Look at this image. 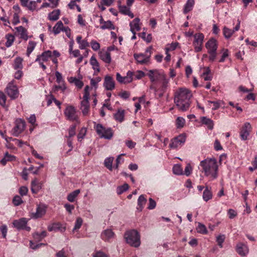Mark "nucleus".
Returning a JSON list of instances; mask_svg holds the SVG:
<instances>
[{"label": "nucleus", "instance_id": "obj_1", "mask_svg": "<svg viewBox=\"0 0 257 257\" xmlns=\"http://www.w3.org/2000/svg\"><path fill=\"white\" fill-rule=\"evenodd\" d=\"M192 97L191 91L186 88H180L174 94V103L179 110L185 111L189 109Z\"/></svg>", "mask_w": 257, "mask_h": 257}, {"label": "nucleus", "instance_id": "obj_2", "mask_svg": "<svg viewBox=\"0 0 257 257\" xmlns=\"http://www.w3.org/2000/svg\"><path fill=\"white\" fill-rule=\"evenodd\" d=\"M200 166L205 176L210 180L216 179L218 176V166L215 158H207L200 162Z\"/></svg>", "mask_w": 257, "mask_h": 257}, {"label": "nucleus", "instance_id": "obj_3", "mask_svg": "<svg viewBox=\"0 0 257 257\" xmlns=\"http://www.w3.org/2000/svg\"><path fill=\"white\" fill-rule=\"evenodd\" d=\"M124 238L126 242L132 246L137 247L140 245V235L136 230L132 229L126 231Z\"/></svg>", "mask_w": 257, "mask_h": 257}, {"label": "nucleus", "instance_id": "obj_4", "mask_svg": "<svg viewBox=\"0 0 257 257\" xmlns=\"http://www.w3.org/2000/svg\"><path fill=\"white\" fill-rule=\"evenodd\" d=\"M152 47H149L146 49L145 53H135L134 57L137 63L140 64H146L150 62L151 56Z\"/></svg>", "mask_w": 257, "mask_h": 257}, {"label": "nucleus", "instance_id": "obj_5", "mask_svg": "<svg viewBox=\"0 0 257 257\" xmlns=\"http://www.w3.org/2000/svg\"><path fill=\"white\" fill-rule=\"evenodd\" d=\"M95 130L97 134L101 138L109 140L113 136V133L110 128H106L101 124H97L96 125Z\"/></svg>", "mask_w": 257, "mask_h": 257}, {"label": "nucleus", "instance_id": "obj_6", "mask_svg": "<svg viewBox=\"0 0 257 257\" xmlns=\"http://www.w3.org/2000/svg\"><path fill=\"white\" fill-rule=\"evenodd\" d=\"M64 113L68 120L70 121H76L79 122L76 109L72 105L67 106L65 108Z\"/></svg>", "mask_w": 257, "mask_h": 257}, {"label": "nucleus", "instance_id": "obj_7", "mask_svg": "<svg viewBox=\"0 0 257 257\" xmlns=\"http://www.w3.org/2000/svg\"><path fill=\"white\" fill-rule=\"evenodd\" d=\"M26 127L25 121L22 119H17L15 121V125L12 130V134L18 137L25 130Z\"/></svg>", "mask_w": 257, "mask_h": 257}, {"label": "nucleus", "instance_id": "obj_8", "mask_svg": "<svg viewBox=\"0 0 257 257\" xmlns=\"http://www.w3.org/2000/svg\"><path fill=\"white\" fill-rule=\"evenodd\" d=\"M194 40L193 45L194 47L195 51L200 52L202 49V44L204 40V35L202 33H197L194 35Z\"/></svg>", "mask_w": 257, "mask_h": 257}, {"label": "nucleus", "instance_id": "obj_9", "mask_svg": "<svg viewBox=\"0 0 257 257\" xmlns=\"http://www.w3.org/2000/svg\"><path fill=\"white\" fill-rule=\"evenodd\" d=\"M6 92L12 99L17 98L19 96L17 86L14 84L13 81L8 84L6 88Z\"/></svg>", "mask_w": 257, "mask_h": 257}, {"label": "nucleus", "instance_id": "obj_10", "mask_svg": "<svg viewBox=\"0 0 257 257\" xmlns=\"http://www.w3.org/2000/svg\"><path fill=\"white\" fill-rule=\"evenodd\" d=\"M185 141V135L183 134L180 135L171 140V142L169 145V147L172 149H176L179 146L183 144Z\"/></svg>", "mask_w": 257, "mask_h": 257}, {"label": "nucleus", "instance_id": "obj_11", "mask_svg": "<svg viewBox=\"0 0 257 257\" xmlns=\"http://www.w3.org/2000/svg\"><path fill=\"white\" fill-rule=\"evenodd\" d=\"M251 131V126L250 123L246 122L244 123L240 132V137L242 140H246Z\"/></svg>", "mask_w": 257, "mask_h": 257}, {"label": "nucleus", "instance_id": "obj_12", "mask_svg": "<svg viewBox=\"0 0 257 257\" xmlns=\"http://www.w3.org/2000/svg\"><path fill=\"white\" fill-rule=\"evenodd\" d=\"M47 206L44 204H39L37 205L36 212L32 213L31 217L34 219H37L43 216L46 212Z\"/></svg>", "mask_w": 257, "mask_h": 257}, {"label": "nucleus", "instance_id": "obj_13", "mask_svg": "<svg viewBox=\"0 0 257 257\" xmlns=\"http://www.w3.org/2000/svg\"><path fill=\"white\" fill-rule=\"evenodd\" d=\"M133 73L131 71H128L126 76L122 77L119 73L116 74V79L117 81L120 83H128L133 80Z\"/></svg>", "mask_w": 257, "mask_h": 257}, {"label": "nucleus", "instance_id": "obj_14", "mask_svg": "<svg viewBox=\"0 0 257 257\" xmlns=\"http://www.w3.org/2000/svg\"><path fill=\"white\" fill-rule=\"evenodd\" d=\"M103 85L106 90H112L115 88V81L111 76L106 75L104 79Z\"/></svg>", "mask_w": 257, "mask_h": 257}, {"label": "nucleus", "instance_id": "obj_15", "mask_svg": "<svg viewBox=\"0 0 257 257\" xmlns=\"http://www.w3.org/2000/svg\"><path fill=\"white\" fill-rule=\"evenodd\" d=\"M236 251L241 256H244L248 253V247L247 245L242 242L236 244Z\"/></svg>", "mask_w": 257, "mask_h": 257}, {"label": "nucleus", "instance_id": "obj_16", "mask_svg": "<svg viewBox=\"0 0 257 257\" xmlns=\"http://www.w3.org/2000/svg\"><path fill=\"white\" fill-rule=\"evenodd\" d=\"M164 74V73L159 72L157 70H151L147 74L152 82L159 81Z\"/></svg>", "mask_w": 257, "mask_h": 257}, {"label": "nucleus", "instance_id": "obj_17", "mask_svg": "<svg viewBox=\"0 0 257 257\" xmlns=\"http://www.w3.org/2000/svg\"><path fill=\"white\" fill-rule=\"evenodd\" d=\"M217 41L214 38L209 39L205 44L207 52L216 51L217 49Z\"/></svg>", "mask_w": 257, "mask_h": 257}, {"label": "nucleus", "instance_id": "obj_18", "mask_svg": "<svg viewBox=\"0 0 257 257\" xmlns=\"http://www.w3.org/2000/svg\"><path fill=\"white\" fill-rule=\"evenodd\" d=\"M89 98H83L81 102L80 109L81 110L83 115H88L89 111Z\"/></svg>", "mask_w": 257, "mask_h": 257}, {"label": "nucleus", "instance_id": "obj_19", "mask_svg": "<svg viewBox=\"0 0 257 257\" xmlns=\"http://www.w3.org/2000/svg\"><path fill=\"white\" fill-rule=\"evenodd\" d=\"M28 220L26 218H21L18 220H15L13 224L18 230L24 229V227L27 224Z\"/></svg>", "mask_w": 257, "mask_h": 257}, {"label": "nucleus", "instance_id": "obj_20", "mask_svg": "<svg viewBox=\"0 0 257 257\" xmlns=\"http://www.w3.org/2000/svg\"><path fill=\"white\" fill-rule=\"evenodd\" d=\"M15 29L17 31L16 34L17 33L18 35H20L21 39L26 41L28 39V33L26 29L22 26L17 27L15 28Z\"/></svg>", "mask_w": 257, "mask_h": 257}, {"label": "nucleus", "instance_id": "obj_21", "mask_svg": "<svg viewBox=\"0 0 257 257\" xmlns=\"http://www.w3.org/2000/svg\"><path fill=\"white\" fill-rule=\"evenodd\" d=\"M42 188V183L35 178L31 182V191L34 194H37Z\"/></svg>", "mask_w": 257, "mask_h": 257}, {"label": "nucleus", "instance_id": "obj_22", "mask_svg": "<svg viewBox=\"0 0 257 257\" xmlns=\"http://www.w3.org/2000/svg\"><path fill=\"white\" fill-rule=\"evenodd\" d=\"M52 53L50 51H47L43 52L41 55H38L37 56V59H36V62H40V61H42L43 62H45L48 60V59L52 56Z\"/></svg>", "mask_w": 257, "mask_h": 257}, {"label": "nucleus", "instance_id": "obj_23", "mask_svg": "<svg viewBox=\"0 0 257 257\" xmlns=\"http://www.w3.org/2000/svg\"><path fill=\"white\" fill-rule=\"evenodd\" d=\"M100 58L105 63L109 64L111 61L110 54L108 52L100 51L99 53Z\"/></svg>", "mask_w": 257, "mask_h": 257}, {"label": "nucleus", "instance_id": "obj_24", "mask_svg": "<svg viewBox=\"0 0 257 257\" xmlns=\"http://www.w3.org/2000/svg\"><path fill=\"white\" fill-rule=\"evenodd\" d=\"M202 197L203 200L206 202L212 199V193L210 187L209 188L208 186H205V190L203 193Z\"/></svg>", "mask_w": 257, "mask_h": 257}, {"label": "nucleus", "instance_id": "obj_25", "mask_svg": "<svg viewBox=\"0 0 257 257\" xmlns=\"http://www.w3.org/2000/svg\"><path fill=\"white\" fill-rule=\"evenodd\" d=\"M114 232L110 229L104 230L101 233V238L103 240H108L114 237Z\"/></svg>", "mask_w": 257, "mask_h": 257}, {"label": "nucleus", "instance_id": "obj_26", "mask_svg": "<svg viewBox=\"0 0 257 257\" xmlns=\"http://www.w3.org/2000/svg\"><path fill=\"white\" fill-rule=\"evenodd\" d=\"M140 21V19L136 18L130 23V26L132 32H133V31L135 32V31H139L140 30L141 28L139 26Z\"/></svg>", "mask_w": 257, "mask_h": 257}, {"label": "nucleus", "instance_id": "obj_27", "mask_svg": "<svg viewBox=\"0 0 257 257\" xmlns=\"http://www.w3.org/2000/svg\"><path fill=\"white\" fill-rule=\"evenodd\" d=\"M146 202L147 199L145 196L144 195L140 196L138 200V207H137V209L140 212L142 211Z\"/></svg>", "mask_w": 257, "mask_h": 257}, {"label": "nucleus", "instance_id": "obj_28", "mask_svg": "<svg viewBox=\"0 0 257 257\" xmlns=\"http://www.w3.org/2000/svg\"><path fill=\"white\" fill-rule=\"evenodd\" d=\"M118 8L119 12L125 15H127L130 17L131 18H133L134 17V14L131 12L130 8L125 6H120L118 5Z\"/></svg>", "mask_w": 257, "mask_h": 257}, {"label": "nucleus", "instance_id": "obj_29", "mask_svg": "<svg viewBox=\"0 0 257 257\" xmlns=\"http://www.w3.org/2000/svg\"><path fill=\"white\" fill-rule=\"evenodd\" d=\"M159 81L161 83V91L165 92L169 86V79H167L166 76L164 74V75H162Z\"/></svg>", "mask_w": 257, "mask_h": 257}, {"label": "nucleus", "instance_id": "obj_30", "mask_svg": "<svg viewBox=\"0 0 257 257\" xmlns=\"http://www.w3.org/2000/svg\"><path fill=\"white\" fill-rule=\"evenodd\" d=\"M201 121L203 124L206 125L208 129H213L214 123L213 120L205 116H203L201 117Z\"/></svg>", "mask_w": 257, "mask_h": 257}, {"label": "nucleus", "instance_id": "obj_31", "mask_svg": "<svg viewBox=\"0 0 257 257\" xmlns=\"http://www.w3.org/2000/svg\"><path fill=\"white\" fill-rule=\"evenodd\" d=\"M15 160L16 157L14 156L11 155L8 152H6L5 154L4 157L0 161V163L3 165H5L8 162L13 161Z\"/></svg>", "mask_w": 257, "mask_h": 257}, {"label": "nucleus", "instance_id": "obj_32", "mask_svg": "<svg viewBox=\"0 0 257 257\" xmlns=\"http://www.w3.org/2000/svg\"><path fill=\"white\" fill-rule=\"evenodd\" d=\"M124 110L119 108L116 113L114 114V117L116 120L121 122L124 120Z\"/></svg>", "mask_w": 257, "mask_h": 257}, {"label": "nucleus", "instance_id": "obj_33", "mask_svg": "<svg viewBox=\"0 0 257 257\" xmlns=\"http://www.w3.org/2000/svg\"><path fill=\"white\" fill-rule=\"evenodd\" d=\"M64 27L63 26V23L59 21H58L53 28V32L55 35H57L60 33L61 31H63Z\"/></svg>", "mask_w": 257, "mask_h": 257}, {"label": "nucleus", "instance_id": "obj_34", "mask_svg": "<svg viewBox=\"0 0 257 257\" xmlns=\"http://www.w3.org/2000/svg\"><path fill=\"white\" fill-rule=\"evenodd\" d=\"M194 0H187L186 4L184 6L183 12L185 14H187L188 12L191 11L194 5Z\"/></svg>", "mask_w": 257, "mask_h": 257}, {"label": "nucleus", "instance_id": "obj_35", "mask_svg": "<svg viewBox=\"0 0 257 257\" xmlns=\"http://www.w3.org/2000/svg\"><path fill=\"white\" fill-rule=\"evenodd\" d=\"M60 11L59 10H56L49 14L48 18L50 21H55L59 19Z\"/></svg>", "mask_w": 257, "mask_h": 257}, {"label": "nucleus", "instance_id": "obj_36", "mask_svg": "<svg viewBox=\"0 0 257 257\" xmlns=\"http://www.w3.org/2000/svg\"><path fill=\"white\" fill-rule=\"evenodd\" d=\"M90 63L92 66V68L94 70L96 71L97 72H100V67L98 61H97L95 57L92 56L90 60Z\"/></svg>", "mask_w": 257, "mask_h": 257}, {"label": "nucleus", "instance_id": "obj_37", "mask_svg": "<svg viewBox=\"0 0 257 257\" xmlns=\"http://www.w3.org/2000/svg\"><path fill=\"white\" fill-rule=\"evenodd\" d=\"M80 192L79 189H77L69 193L67 197V200L70 202H73L75 199L77 197Z\"/></svg>", "mask_w": 257, "mask_h": 257}, {"label": "nucleus", "instance_id": "obj_38", "mask_svg": "<svg viewBox=\"0 0 257 257\" xmlns=\"http://www.w3.org/2000/svg\"><path fill=\"white\" fill-rule=\"evenodd\" d=\"M100 29L102 30L109 29L114 30L115 27L112 23L110 21H106L103 25L100 26Z\"/></svg>", "mask_w": 257, "mask_h": 257}, {"label": "nucleus", "instance_id": "obj_39", "mask_svg": "<svg viewBox=\"0 0 257 257\" xmlns=\"http://www.w3.org/2000/svg\"><path fill=\"white\" fill-rule=\"evenodd\" d=\"M234 31L230 29H228L226 27H224L223 29V33L224 37L226 39H228L231 37L234 33Z\"/></svg>", "mask_w": 257, "mask_h": 257}, {"label": "nucleus", "instance_id": "obj_40", "mask_svg": "<svg viewBox=\"0 0 257 257\" xmlns=\"http://www.w3.org/2000/svg\"><path fill=\"white\" fill-rule=\"evenodd\" d=\"M69 80L70 82L74 83L78 88H81L83 86V82L75 77H71Z\"/></svg>", "mask_w": 257, "mask_h": 257}, {"label": "nucleus", "instance_id": "obj_41", "mask_svg": "<svg viewBox=\"0 0 257 257\" xmlns=\"http://www.w3.org/2000/svg\"><path fill=\"white\" fill-rule=\"evenodd\" d=\"M36 45V43L34 41H29V45L27 47V56L29 57L31 53L32 52V51L34 50V48H35V46Z\"/></svg>", "mask_w": 257, "mask_h": 257}, {"label": "nucleus", "instance_id": "obj_42", "mask_svg": "<svg viewBox=\"0 0 257 257\" xmlns=\"http://www.w3.org/2000/svg\"><path fill=\"white\" fill-rule=\"evenodd\" d=\"M23 59L21 57H17L15 59L14 64V67L15 69H22Z\"/></svg>", "mask_w": 257, "mask_h": 257}, {"label": "nucleus", "instance_id": "obj_43", "mask_svg": "<svg viewBox=\"0 0 257 257\" xmlns=\"http://www.w3.org/2000/svg\"><path fill=\"white\" fill-rule=\"evenodd\" d=\"M7 42H6V46L10 47L11 46L15 40L14 36L12 34H8L6 35Z\"/></svg>", "mask_w": 257, "mask_h": 257}, {"label": "nucleus", "instance_id": "obj_44", "mask_svg": "<svg viewBox=\"0 0 257 257\" xmlns=\"http://www.w3.org/2000/svg\"><path fill=\"white\" fill-rule=\"evenodd\" d=\"M173 173L175 175H181L183 174V169L179 164H176L173 168Z\"/></svg>", "mask_w": 257, "mask_h": 257}, {"label": "nucleus", "instance_id": "obj_45", "mask_svg": "<svg viewBox=\"0 0 257 257\" xmlns=\"http://www.w3.org/2000/svg\"><path fill=\"white\" fill-rule=\"evenodd\" d=\"M113 157H109L104 160V166L105 167H106L108 169L111 171L112 169V164L113 161Z\"/></svg>", "mask_w": 257, "mask_h": 257}, {"label": "nucleus", "instance_id": "obj_46", "mask_svg": "<svg viewBox=\"0 0 257 257\" xmlns=\"http://www.w3.org/2000/svg\"><path fill=\"white\" fill-rule=\"evenodd\" d=\"M197 232L202 234H206L207 233V230L206 226L201 223H199L197 227Z\"/></svg>", "mask_w": 257, "mask_h": 257}, {"label": "nucleus", "instance_id": "obj_47", "mask_svg": "<svg viewBox=\"0 0 257 257\" xmlns=\"http://www.w3.org/2000/svg\"><path fill=\"white\" fill-rule=\"evenodd\" d=\"M129 186L127 184L125 183L123 185L119 186L117 188V193L118 194H121L124 191L128 189Z\"/></svg>", "mask_w": 257, "mask_h": 257}, {"label": "nucleus", "instance_id": "obj_48", "mask_svg": "<svg viewBox=\"0 0 257 257\" xmlns=\"http://www.w3.org/2000/svg\"><path fill=\"white\" fill-rule=\"evenodd\" d=\"M225 239V236L224 234H220L218 235L216 238V241L219 246L221 248L223 247V243Z\"/></svg>", "mask_w": 257, "mask_h": 257}, {"label": "nucleus", "instance_id": "obj_49", "mask_svg": "<svg viewBox=\"0 0 257 257\" xmlns=\"http://www.w3.org/2000/svg\"><path fill=\"white\" fill-rule=\"evenodd\" d=\"M221 101L218 100L216 101H208V104H212L213 107H212V109L213 110H215L217 109L220 106Z\"/></svg>", "mask_w": 257, "mask_h": 257}, {"label": "nucleus", "instance_id": "obj_50", "mask_svg": "<svg viewBox=\"0 0 257 257\" xmlns=\"http://www.w3.org/2000/svg\"><path fill=\"white\" fill-rule=\"evenodd\" d=\"M60 229L59 224L53 223L52 225H50L48 226V230L49 231H56Z\"/></svg>", "mask_w": 257, "mask_h": 257}, {"label": "nucleus", "instance_id": "obj_51", "mask_svg": "<svg viewBox=\"0 0 257 257\" xmlns=\"http://www.w3.org/2000/svg\"><path fill=\"white\" fill-rule=\"evenodd\" d=\"M13 202L15 206H19L23 202V201L20 196L16 195L14 197Z\"/></svg>", "mask_w": 257, "mask_h": 257}, {"label": "nucleus", "instance_id": "obj_52", "mask_svg": "<svg viewBox=\"0 0 257 257\" xmlns=\"http://www.w3.org/2000/svg\"><path fill=\"white\" fill-rule=\"evenodd\" d=\"M36 2L32 1L29 2L26 8H27L30 11H34L36 10Z\"/></svg>", "mask_w": 257, "mask_h": 257}, {"label": "nucleus", "instance_id": "obj_53", "mask_svg": "<svg viewBox=\"0 0 257 257\" xmlns=\"http://www.w3.org/2000/svg\"><path fill=\"white\" fill-rule=\"evenodd\" d=\"M82 219L80 217L77 218L76 220L75 226L73 229V231L79 229L82 225Z\"/></svg>", "mask_w": 257, "mask_h": 257}, {"label": "nucleus", "instance_id": "obj_54", "mask_svg": "<svg viewBox=\"0 0 257 257\" xmlns=\"http://www.w3.org/2000/svg\"><path fill=\"white\" fill-rule=\"evenodd\" d=\"M55 75L56 77V81L58 83L64 84V81L62 78V76L59 72L56 71L55 72Z\"/></svg>", "mask_w": 257, "mask_h": 257}, {"label": "nucleus", "instance_id": "obj_55", "mask_svg": "<svg viewBox=\"0 0 257 257\" xmlns=\"http://www.w3.org/2000/svg\"><path fill=\"white\" fill-rule=\"evenodd\" d=\"M6 96L2 91H0V104L5 107L6 106Z\"/></svg>", "mask_w": 257, "mask_h": 257}, {"label": "nucleus", "instance_id": "obj_56", "mask_svg": "<svg viewBox=\"0 0 257 257\" xmlns=\"http://www.w3.org/2000/svg\"><path fill=\"white\" fill-rule=\"evenodd\" d=\"M185 119L181 117H178L176 119V124L178 127H182L185 124Z\"/></svg>", "mask_w": 257, "mask_h": 257}, {"label": "nucleus", "instance_id": "obj_57", "mask_svg": "<svg viewBox=\"0 0 257 257\" xmlns=\"http://www.w3.org/2000/svg\"><path fill=\"white\" fill-rule=\"evenodd\" d=\"M192 171V168L190 164H188L185 168L184 171V174L186 175L187 176H189L191 172Z\"/></svg>", "mask_w": 257, "mask_h": 257}, {"label": "nucleus", "instance_id": "obj_58", "mask_svg": "<svg viewBox=\"0 0 257 257\" xmlns=\"http://www.w3.org/2000/svg\"><path fill=\"white\" fill-rule=\"evenodd\" d=\"M92 49L94 51H97L100 48L99 44L96 41H92L90 43Z\"/></svg>", "mask_w": 257, "mask_h": 257}, {"label": "nucleus", "instance_id": "obj_59", "mask_svg": "<svg viewBox=\"0 0 257 257\" xmlns=\"http://www.w3.org/2000/svg\"><path fill=\"white\" fill-rule=\"evenodd\" d=\"M208 53L209 54V60L210 62H213L216 57L217 53L216 51H212V52H208Z\"/></svg>", "mask_w": 257, "mask_h": 257}, {"label": "nucleus", "instance_id": "obj_60", "mask_svg": "<svg viewBox=\"0 0 257 257\" xmlns=\"http://www.w3.org/2000/svg\"><path fill=\"white\" fill-rule=\"evenodd\" d=\"M75 125H73L70 127L69 129V138H71L75 135Z\"/></svg>", "mask_w": 257, "mask_h": 257}, {"label": "nucleus", "instance_id": "obj_61", "mask_svg": "<svg viewBox=\"0 0 257 257\" xmlns=\"http://www.w3.org/2000/svg\"><path fill=\"white\" fill-rule=\"evenodd\" d=\"M149 204L148 207V208L150 210L154 209L156 206V203L155 201V200H154L152 198H149Z\"/></svg>", "mask_w": 257, "mask_h": 257}, {"label": "nucleus", "instance_id": "obj_62", "mask_svg": "<svg viewBox=\"0 0 257 257\" xmlns=\"http://www.w3.org/2000/svg\"><path fill=\"white\" fill-rule=\"evenodd\" d=\"M12 23L14 25H16L20 23L18 13H15L14 14Z\"/></svg>", "mask_w": 257, "mask_h": 257}, {"label": "nucleus", "instance_id": "obj_63", "mask_svg": "<svg viewBox=\"0 0 257 257\" xmlns=\"http://www.w3.org/2000/svg\"><path fill=\"white\" fill-rule=\"evenodd\" d=\"M101 80V78L100 77H97L95 79H91L90 80V84L91 85L93 86H96L97 83L100 82Z\"/></svg>", "mask_w": 257, "mask_h": 257}, {"label": "nucleus", "instance_id": "obj_64", "mask_svg": "<svg viewBox=\"0 0 257 257\" xmlns=\"http://www.w3.org/2000/svg\"><path fill=\"white\" fill-rule=\"evenodd\" d=\"M228 214L230 219H233L237 215V213L233 209H229L228 210Z\"/></svg>", "mask_w": 257, "mask_h": 257}]
</instances>
